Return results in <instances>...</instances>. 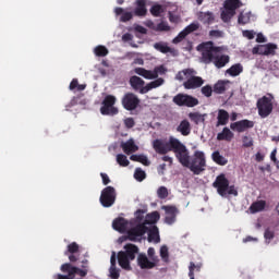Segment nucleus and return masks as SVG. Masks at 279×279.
Segmentation results:
<instances>
[{"label":"nucleus","mask_w":279,"mask_h":279,"mask_svg":"<svg viewBox=\"0 0 279 279\" xmlns=\"http://www.w3.org/2000/svg\"><path fill=\"white\" fill-rule=\"evenodd\" d=\"M170 145L180 165H182V167H189L191 155L189 153V148H186V145L173 136L170 137Z\"/></svg>","instance_id":"6"},{"label":"nucleus","mask_w":279,"mask_h":279,"mask_svg":"<svg viewBox=\"0 0 279 279\" xmlns=\"http://www.w3.org/2000/svg\"><path fill=\"white\" fill-rule=\"evenodd\" d=\"M274 236H276V233L274 232V230H271L269 228L265 230L264 238L267 241H271V239H274Z\"/></svg>","instance_id":"57"},{"label":"nucleus","mask_w":279,"mask_h":279,"mask_svg":"<svg viewBox=\"0 0 279 279\" xmlns=\"http://www.w3.org/2000/svg\"><path fill=\"white\" fill-rule=\"evenodd\" d=\"M194 175H199L203 171H206V155L204 151H194L192 160L189 159V166H185Z\"/></svg>","instance_id":"7"},{"label":"nucleus","mask_w":279,"mask_h":279,"mask_svg":"<svg viewBox=\"0 0 279 279\" xmlns=\"http://www.w3.org/2000/svg\"><path fill=\"white\" fill-rule=\"evenodd\" d=\"M82 265L81 267L77 266H73V264L71 263H65L62 264L60 269L62 271V274H66V275H62V274H57L53 276V279H83L86 278V276H88V259L84 258L83 260H81Z\"/></svg>","instance_id":"2"},{"label":"nucleus","mask_w":279,"mask_h":279,"mask_svg":"<svg viewBox=\"0 0 279 279\" xmlns=\"http://www.w3.org/2000/svg\"><path fill=\"white\" fill-rule=\"evenodd\" d=\"M157 29L159 32H169L171 29V26L169 24H167V22H160L158 25H157Z\"/></svg>","instance_id":"54"},{"label":"nucleus","mask_w":279,"mask_h":279,"mask_svg":"<svg viewBox=\"0 0 279 279\" xmlns=\"http://www.w3.org/2000/svg\"><path fill=\"white\" fill-rule=\"evenodd\" d=\"M177 132H180L182 136H189L191 134V122L189 120H182L177 126Z\"/></svg>","instance_id":"29"},{"label":"nucleus","mask_w":279,"mask_h":279,"mask_svg":"<svg viewBox=\"0 0 279 279\" xmlns=\"http://www.w3.org/2000/svg\"><path fill=\"white\" fill-rule=\"evenodd\" d=\"M232 138H234V133L229 128H223L222 132L217 134V141H227V143H230Z\"/></svg>","instance_id":"32"},{"label":"nucleus","mask_w":279,"mask_h":279,"mask_svg":"<svg viewBox=\"0 0 279 279\" xmlns=\"http://www.w3.org/2000/svg\"><path fill=\"white\" fill-rule=\"evenodd\" d=\"M117 162L120 167H130V160H128V156L123 154L117 155Z\"/></svg>","instance_id":"43"},{"label":"nucleus","mask_w":279,"mask_h":279,"mask_svg":"<svg viewBox=\"0 0 279 279\" xmlns=\"http://www.w3.org/2000/svg\"><path fill=\"white\" fill-rule=\"evenodd\" d=\"M135 73L137 75H141V77H144L145 80H157L158 75H165L167 72V69H165V65H158L151 70H146L145 68H135Z\"/></svg>","instance_id":"12"},{"label":"nucleus","mask_w":279,"mask_h":279,"mask_svg":"<svg viewBox=\"0 0 279 279\" xmlns=\"http://www.w3.org/2000/svg\"><path fill=\"white\" fill-rule=\"evenodd\" d=\"M252 22V11L243 12L241 11L238 16V24L239 25H247Z\"/></svg>","instance_id":"36"},{"label":"nucleus","mask_w":279,"mask_h":279,"mask_svg":"<svg viewBox=\"0 0 279 279\" xmlns=\"http://www.w3.org/2000/svg\"><path fill=\"white\" fill-rule=\"evenodd\" d=\"M223 8L225 10L236 12L239 8H243V2L241 0H226L223 3Z\"/></svg>","instance_id":"28"},{"label":"nucleus","mask_w":279,"mask_h":279,"mask_svg":"<svg viewBox=\"0 0 279 279\" xmlns=\"http://www.w3.org/2000/svg\"><path fill=\"white\" fill-rule=\"evenodd\" d=\"M147 230H149V228H147L145 223L135 226L128 232L129 241H136V239H138V236H143Z\"/></svg>","instance_id":"18"},{"label":"nucleus","mask_w":279,"mask_h":279,"mask_svg":"<svg viewBox=\"0 0 279 279\" xmlns=\"http://www.w3.org/2000/svg\"><path fill=\"white\" fill-rule=\"evenodd\" d=\"M256 43H267V38L265 37V35H263V33L257 34Z\"/></svg>","instance_id":"64"},{"label":"nucleus","mask_w":279,"mask_h":279,"mask_svg":"<svg viewBox=\"0 0 279 279\" xmlns=\"http://www.w3.org/2000/svg\"><path fill=\"white\" fill-rule=\"evenodd\" d=\"M202 95L205 97H213V86L210 85H205L201 89Z\"/></svg>","instance_id":"52"},{"label":"nucleus","mask_w":279,"mask_h":279,"mask_svg":"<svg viewBox=\"0 0 279 279\" xmlns=\"http://www.w3.org/2000/svg\"><path fill=\"white\" fill-rule=\"evenodd\" d=\"M114 202H117V190L109 185L101 191L100 204L104 208H110L114 206Z\"/></svg>","instance_id":"10"},{"label":"nucleus","mask_w":279,"mask_h":279,"mask_svg":"<svg viewBox=\"0 0 279 279\" xmlns=\"http://www.w3.org/2000/svg\"><path fill=\"white\" fill-rule=\"evenodd\" d=\"M159 254L163 263H169V247L167 245L160 247Z\"/></svg>","instance_id":"44"},{"label":"nucleus","mask_w":279,"mask_h":279,"mask_svg":"<svg viewBox=\"0 0 279 279\" xmlns=\"http://www.w3.org/2000/svg\"><path fill=\"white\" fill-rule=\"evenodd\" d=\"M135 218L137 219V221H143V219H145V210L144 209H137L135 211Z\"/></svg>","instance_id":"59"},{"label":"nucleus","mask_w":279,"mask_h":279,"mask_svg":"<svg viewBox=\"0 0 279 279\" xmlns=\"http://www.w3.org/2000/svg\"><path fill=\"white\" fill-rule=\"evenodd\" d=\"M242 146L245 148L254 147V140L247 135L242 137Z\"/></svg>","instance_id":"50"},{"label":"nucleus","mask_w":279,"mask_h":279,"mask_svg":"<svg viewBox=\"0 0 279 279\" xmlns=\"http://www.w3.org/2000/svg\"><path fill=\"white\" fill-rule=\"evenodd\" d=\"M228 121H230V113L225 109H219L216 128H219L220 125H228Z\"/></svg>","instance_id":"24"},{"label":"nucleus","mask_w":279,"mask_h":279,"mask_svg":"<svg viewBox=\"0 0 279 279\" xmlns=\"http://www.w3.org/2000/svg\"><path fill=\"white\" fill-rule=\"evenodd\" d=\"M138 252L140 250L138 246H136V244H125L124 251H120L118 253V263L120 267H122V269H126L128 271H130V269H132L130 263L136 259V254H138Z\"/></svg>","instance_id":"4"},{"label":"nucleus","mask_w":279,"mask_h":279,"mask_svg":"<svg viewBox=\"0 0 279 279\" xmlns=\"http://www.w3.org/2000/svg\"><path fill=\"white\" fill-rule=\"evenodd\" d=\"M100 178L102 179V184L105 186H108V183L110 182V177H108V174L101 172L100 173Z\"/></svg>","instance_id":"61"},{"label":"nucleus","mask_w":279,"mask_h":279,"mask_svg":"<svg viewBox=\"0 0 279 279\" xmlns=\"http://www.w3.org/2000/svg\"><path fill=\"white\" fill-rule=\"evenodd\" d=\"M242 71H243V65L241 63H235V64L231 65L230 69H228L226 71V73L228 75H230L231 77H236V76L241 75Z\"/></svg>","instance_id":"38"},{"label":"nucleus","mask_w":279,"mask_h":279,"mask_svg":"<svg viewBox=\"0 0 279 279\" xmlns=\"http://www.w3.org/2000/svg\"><path fill=\"white\" fill-rule=\"evenodd\" d=\"M147 254L150 260L155 262L157 265L160 263V258H158V255H156V248L149 247Z\"/></svg>","instance_id":"49"},{"label":"nucleus","mask_w":279,"mask_h":279,"mask_svg":"<svg viewBox=\"0 0 279 279\" xmlns=\"http://www.w3.org/2000/svg\"><path fill=\"white\" fill-rule=\"evenodd\" d=\"M153 149H155L156 154H160L161 156H165V154H169V151H172L173 148H171V137H169L168 142H162V140H155L153 142Z\"/></svg>","instance_id":"16"},{"label":"nucleus","mask_w":279,"mask_h":279,"mask_svg":"<svg viewBox=\"0 0 279 279\" xmlns=\"http://www.w3.org/2000/svg\"><path fill=\"white\" fill-rule=\"evenodd\" d=\"M162 210L166 213L165 222L168 223V226H173L179 213L178 207L167 205L162 206Z\"/></svg>","instance_id":"19"},{"label":"nucleus","mask_w":279,"mask_h":279,"mask_svg":"<svg viewBox=\"0 0 279 279\" xmlns=\"http://www.w3.org/2000/svg\"><path fill=\"white\" fill-rule=\"evenodd\" d=\"M122 107L124 110H136L141 106V99L134 93H126L121 99Z\"/></svg>","instance_id":"13"},{"label":"nucleus","mask_w":279,"mask_h":279,"mask_svg":"<svg viewBox=\"0 0 279 279\" xmlns=\"http://www.w3.org/2000/svg\"><path fill=\"white\" fill-rule=\"evenodd\" d=\"M160 221V213L153 211L150 214H147L144 220L145 226H154V223H158Z\"/></svg>","instance_id":"30"},{"label":"nucleus","mask_w":279,"mask_h":279,"mask_svg":"<svg viewBox=\"0 0 279 279\" xmlns=\"http://www.w3.org/2000/svg\"><path fill=\"white\" fill-rule=\"evenodd\" d=\"M110 276L113 278V279H118L120 274H119V270L117 269V266H111L110 267Z\"/></svg>","instance_id":"60"},{"label":"nucleus","mask_w":279,"mask_h":279,"mask_svg":"<svg viewBox=\"0 0 279 279\" xmlns=\"http://www.w3.org/2000/svg\"><path fill=\"white\" fill-rule=\"evenodd\" d=\"M211 159L214 162H216V165H219L220 167H226V165H228V160L226 157H223V155H221V153H219V150H216L211 154Z\"/></svg>","instance_id":"37"},{"label":"nucleus","mask_w":279,"mask_h":279,"mask_svg":"<svg viewBox=\"0 0 279 279\" xmlns=\"http://www.w3.org/2000/svg\"><path fill=\"white\" fill-rule=\"evenodd\" d=\"M199 29V23L193 22L190 25H187L183 32L189 36V34H193V32H197Z\"/></svg>","instance_id":"45"},{"label":"nucleus","mask_w":279,"mask_h":279,"mask_svg":"<svg viewBox=\"0 0 279 279\" xmlns=\"http://www.w3.org/2000/svg\"><path fill=\"white\" fill-rule=\"evenodd\" d=\"M189 35L184 32L181 31L177 37L173 38L172 43L173 45H179V43H182V40H184V38H186Z\"/></svg>","instance_id":"51"},{"label":"nucleus","mask_w":279,"mask_h":279,"mask_svg":"<svg viewBox=\"0 0 279 279\" xmlns=\"http://www.w3.org/2000/svg\"><path fill=\"white\" fill-rule=\"evenodd\" d=\"M154 47L157 51H160V53H173V49L162 43H156Z\"/></svg>","instance_id":"41"},{"label":"nucleus","mask_w":279,"mask_h":279,"mask_svg":"<svg viewBox=\"0 0 279 279\" xmlns=\"http://www.w3.org/2000/svg\"><path fill=\"white\" fill-rule=\"evenodd\" d=\"M122 151L130 156V154H136L138 151V145L134 142V138H130L126 142H122L120 145Z\"/></svg>","instance_id":"21"},{"label":"nucleus","mask_w":279,"mask_h":279,"mask_svg":"<svg viewBox=\"0 0 279 279\" xmlns=\"http://www.w3.org/2000/svg\"><path fill=\"white\" fill-rule=\"evenodd\" d=\"M165 12V10L162 9V5L160 4H155L150 8V14L153 16H160V14H162Z\"/></svg>","instance_id":"46"},{"label":"nucleus","mask_w":279,"mask_h":279,"mask_svg":"<svg viewBox=\"0 0 279 279\" xmlns=\"http://www.w3.org/2000/svg\"><path fill=\"white\" fill-rule=\"evenodd\" d=\"M64 256H68L70 263H77L80 260V244L72 242L68 245Z\"/></svg>","instance_id":"17"},{"label":"nucleus","mask_w":279,"mask_h":279,"mask_svg":"<svg viewBox=\"0 0 279 279\" xmlns=\"http://www.w3.org/2000/svg\"><path fill=\"white\" fill-rule=\"evenodd\" d=\"M148 232V243H158L160 241V232L156 226H153L147 230Z\"/></svg>","instance_id":"31"},{"label":"nucleus","mask_w":279,"mask_h":279,"mask_svg":"<svg viewBox=\"0 0 279 279\" xmlns=\"http://www.w3.org/2000/svg\"><path fill=\"white\" fill-rule=\"evenodd\" d=\"M172 101L175 106H185V108H195V106H199V99L187 94H177L172 98Z\"/></svg>","instance_id":"11"},{"label":"nucleus","mask_w":279,"mask_h":279,"mask_svg":"<svg viewBox=\"0 0 279 279\" xmlns=\"http://www.w3.org/2000/svg\"><path fill=\"white\" fill-rule=\"evenodd\" d=\"M129 82L133 90H138L140 94H141V90L145 88V81L140 76H136V75L131 76Z\"/></svg>","instance_id":"23"},{"label":"nucleus","mask_w":279,"mask_h":279,"mask_svg":"<svg viewBox=\"0 0 279 279\" xmlns=\"http://www.w3.org/2000/svg\"><path fill=\"white\" fill-rule=\"evenodd\" d=\"M209 36H211V38H221L222 33L221 31H210Z\"/></svg>","instance_id":"62"},{"label":"nucleus","mask_w":279,"mask_h":279,"mask_svg":"<svg viewBox=\"0 0 279 279\" xmlns=\"http://www.w3.org/2000/svg\"><path fill=\"white\" fill-rule=\"evenodd\" d=\"M130 160H132L133 162H141L145 167H149V165H151V161H149V159L145 155H131Z\"/></svg>","instance_id":"39"},{"label":"nucleus","mask_w":279,"mask_h":279,"mask_svg":"<svg viewBox=\"0 0 279 279\" xmlns=\"http://www.w3.org/2000/svg\"><path fill=\"white\" fill-rule=\"evenodd\" d=\"M228 84H230V81H218L214 85V93H216V95H223V93L228 90Z\"/></svg>","instance_id":"34"},{"label":"nucleus","mask_w":279,"mask_h":279,"mask_svg":"<svg viewBox=\"0 0 279 279\" xmlns=\"http://www.w3.org/2000/svg\"><path fill=\"white\" fill-rule=\"evenodd\" d=\"M114 104H117V97L107 95L101 102L100 113L104 117H114L119 114V108L114 107Z\"/></svg>","instance_id":"9"},{"label":"nucleus","mask_w":279,"mask_h":279,"mask_svg":"<svg viewBox=\"0 0 279 279\" xmlns=\"http://www.w3.org/2000/svg\"><path fill=\"white\" fill-rule=\"evenodd\" d=\"M214 189H217L218 195L220 197H228V195H233L236 197L239 195V191L234 185H230V181L226 178V174H219L215 182L213 183Z\"/></svg>","instance_id":"5"},{"label":"nucleus","mask_w":279,"mask_h":279,"mask_svg":"<svg viewBox=\"0 0 279 279\" xmlns=\"http://www.w3.org/2000/svg\"><path fill=\"white\" fill-rule=\"evenodd\" d=\"M134 15L132 14V12H124L122 15H121V17H120V21L122 22V23H128V21H132V17H133Z\"/></svg>","instance_id":"55"},{"label":"nucleus","mask_w":279,"mask_h":279,"mask_svg":"<svg viewBox=\"0 0 279 279\" xmlns=\"http://www.w3.org/2000/svg\"><path fill=\"white\" fill-rule=\"evenodd\" d=\"M124 125H125V128H128V130H132V128H134V125H136V122L134 121V118H126L124 120Z\"/></svg>","instance_id":"56"},{"label":"nucleus","mask_w":279,"mask_h":279,"mask_svg":"<svg viewBox=\"0 0 279 279\" xmlns=\"http://www.w3.org/2000/svg\"><path fill=\"white\" fill-rule=\"evenodd\" d=\"M189 119L192 123H195V125H199V123H204L206 121V113L202 114L199 112H190Z\"/></svg>","instance_id":"35"},{"label":"nucleus","mask_w":279,"mask_h":279,"mask_svg":"<svg viewBox=\"0 0 279 279\" xmlns=\"http://www.w3.org/2000/svg\"><path fill=\"white\" fill-rule=\"evenodd\" d=\"M112 228L117 232H125L128 230V220L123 217L116 218L112 222Z\"/></svg>","instance_id":"25"},{"label":"nucleus","mask_w":279,"mask_h":279,"mask_svg":"<svg viewBox=\"0 0 279 279\" xmlns=\"http://www.w3.org/2000/svg\"><path fill=\"white\" fill-rule=\"evenodd\" d=\"M165 84V78H157L144 86V88L141 89V95H145L149 93V90H153V88H158L159 86H162Z\"/></svg>","instance_id":"26"},{"label":"nucleus","mask_w":279,"mask_h":279,"mask_svg":"<svg viewBox=\"0 0 279 279\" xmlns=\"http://www.w3.org/2000/svg\"><path fill=\"white\" fill-rule=\"evenodd\" d=\"M134 178H135V180H137V182H143V180H145V178H147V174L145 173V171H143V169L137 168V169H135Z\"/></svg>","instance_id":"47"},{"label":"nucleus","mask_w":279,"mask_h":279,"mask_svg":"<svg viewBox=\"0 0 279 279\" xmlns=\"http://www.w3.org/2000/svg\"><path fill=\"white\" fill-rule=\"evenodd\" d=\"M236 14L234 11H230L228 9H225L220 13V19L223 23H230L232 21V17Z\"/></svg>","instance_id":"40"},{"label":"nucleus","mask_w":279,"mask_h":279,"mask_svg":"<svg viewBox=\"0 0 279 279\" xmlns=\"http://www.w3.org/2000/svg\"><path fill=\"white\" fill-rule=\"evenodd\" d=\"M157 195H158L159 199H167L169 197V190L165 186H160L157 190Z\"/></svg>","instance_id":"48"},{"label":"nucleus","mask_w":279,"mask_h":279,"mask_svg":"<svg viewBox=\"0 0 279 279\" xmlns=\"http://www.w3.org/2000/svg\"><path fill=\"white\" fill-rule=\"evenodd\" d=\"M137 265L142 269H154V267L158 266V264L149 259V257H147V254L145 253H140L137 255Z\"/></svg>","instance_id":"20"},{"label":"nucleus","mask_w":279,"mask_h":279,"mask_svg":"<svg viewBox=\"0 0 279 279\" xmlns=\"http://www.w3.org/2000/svg\"><path fill=\"white\" fill-rule=\"evenodd\" d=\"M242 35L244 38H247V40H254V36H256V33L254 31H243Z\"/></svg>","instance_id":"58"},{"label":"nucleus","mask_w":279,"mask_h":279,"mask_svg":"<svg viewBox=\"0 0 279 279\" xmlns=\"http://www.w3.org/2000/svg\"><path fill=\"white\" fill-rule=\"evenodd\" d=\"M265 206H267V202L257 201V202L252 203L248 210L252 215H256V213H262V210H265Z\"/></svg>","instance_id":"33"},{"label":"nucleus","mask_w":279,"mask_h":279,"mask_svg":"<svg viewBox=\"0 0 279 279\" xmlns=\"http://www.w3.org/2000/svg\"><path fill=\"white\" fill-rule=\"evenodd\" d=\"M80 82L77 81V78H73L70 83V90H75V88H77Z\"/></svg>","instance_id":"63"},{"label":"nucleus","mask_w":279,"mask_h":279,"mask_svg":"<svg viewBox=\"0 0 279 279\" xmlns=\"http://www.w3.org/2000/svg\"><path fill=\"white\" fill-rule=\"evenodd\" d=\"M189 271H192V274H195V271H202V264H195L191 262L189 266Z\"/></svg>","instance_id":"53"},{"label":"nucleus","mask_w":279,"mask_h":279,"mask_svg":"<svg viewBox=\"0 0 279 279\" xmlns=\"http://www.w3.org/2000/svg\"><path fill=\"white\" fill-rule=\"evenodd\" d=\"M186 77V81L183 83V87L185 90H195V88H202L204 86V78L201 76H195V70L193 69H185L180 71L177 74V80L182 82Z\"/></svg>","instance_id":"3"},{"label":"nucleus","mask_w":279,"mask_h":279,"mask_svg":"<svg viewBox=\"0 0 279 279\" xmlns=\"http://www.w3.org/2000/svg\"><path fill=\"white\" fill-rule=\"evenodd\" d=\"M94 53L98 58H106V56H108L109 51H108V48H106V46H97L94 49Z\"/></svg>","instance_id":"42"},{"label":"nucleus","mask_w":279,"mask_h":279,"mask_svg":"<svg viewBox=\"0 0 279 279\" xmlns=\"http://www.w3.org/2000/svg\"><path fill=\"white\" fill-rule=\"evenodd\" d=\"M196 49L202 53L201 60L204 64H211L213 62L216 69H223L230 62V56L218 54L221 51V47L215 46L213 41L202 43Z\"/></svg>","instance_id":"1"},{"label":"nucleus","mask_w":279,"mask_h":279,"mask_svg":"<svg viewBox=\"0 0 279 279\" xmlns=\"http://www.w3.org/2000/svg\"><path fill=\"white\" fill-rule=\"evenodd\" d=\"M278 45L268 43L266 45H257L252 49L253 56H276Z\"/></svg>","instance_id":"14"},{"label":"nucleus","mask_w":279,"mask_h":279,"mask_svg":"<svg viewBox=\"0 0 279 279\" xmlns=\"http://www.w3.org/2000/svg\"><path fill=\"white\" fill-rule=\"evenodd\" d=\"M198 21L204 25H213L215 23V13L207 11V12H199L198 13Z\"/></svg>","instance_id":"22"},{"label":"nucleus","mask_w":279,"mask_h":279,"mask_svg":"<svg viewBox=\"0 0 279 279\" xmlns=\"http://www.w3.org/2000/svg\"><path fill=\"white\" fill-rule=\"evenodd\" d=\"M147 0H136V8L134 10L135 16H145L147 14Z\"/></svg>","instance_id":"27"},{"label":"nucleus","mask_w":279,"mask_h":279,"mask_svg":"<svg viewBox=\"0 0 279 279\" xmlns=\"http://www.w3.org/2000/svg\"><path fill=\"white\" fill-rule=\"evenodd\" d=\"M256 106L259 117L262 119H267V117L274 112V96L270 94L268 96H263L257 100Z\"/></svg>","instance_id":"8"},{"label":"nucleus","mask_w":279,"mask_h":279,"mask_svg":"<svg viewBox=\"0 0 279 279\" xmlns=\"http://www.w3.org/2000/svg\"><path fill=\"white\" fill-rule=\"evenodd\" d=\"M254 121L252 120H240L236 122H233L230 124V130H232V132H238V134H243V132H247V130H252V128H254Z\"/></svg>","instance_id":"15"}]
</instances>
